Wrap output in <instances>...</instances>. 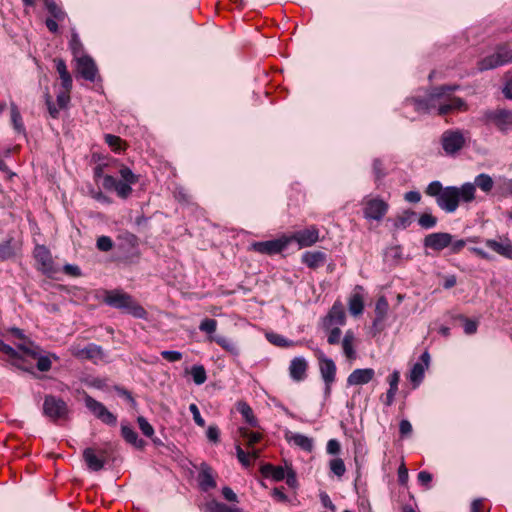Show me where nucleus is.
<instances>
[{"mask_svg":"<svg viewBox=\"0 0 512 512\" xmlns=\"http://www.w3.org/2000/svg\"><path fill=\"white\" fill-rule=\"evenodd\" d=\"M458 89L457 85H443L433 88L424 99L413 98L408 101L419 113H435L447 115L455 111H467V103L453 93Z\"/></svg>","mask_w":512,"mask_h":512,"instance_id":"f257e3e1","label":"nucleus"},{"mask_svg":"<svg viewBox=\"0 0 512 512\" xmlns=\"http://www.w3.org/2000/svg\"><path fill=\"white\" fill-rule=\"evenodd\" d=\"M475 193V186L470 182L464 183L461 187H443L440 181H433L425 189V194L434 197L439 208L447 213L455 212L460 202H472Z\"/></svg>","mask_w":512,"mask_h":512,"instance_id":"f03ea898","label":"nucleus"},{"mask_svg":"<svg viewBox=\"0 0 512 512\" xmlns=\"http://www.w3.org/2000/svg\"><path fill=\"white\" fill-rule=\"evenodd\" d=\"M118 173L121 180H116L111 175L103 176V168L101 166L94 168V177L96 179L103 177L102 186L104 189L109 191L113 190L118 197L127 199L132 193V185L139 181V176L134 174L132 170L125 165L120 166Z\"/></svg>","mask_w":512,"mask_h":512,"instance_id":"7ed1b4c3","label":"nucleus"},{"mask_svg":"<svg viewBox=\"0 0 512 512\" xmlns=\"http://www.w3.org/2000/svg\"><path fill=\"white\" fill-rule=\"evenodd\" d=\"M103 301L107 305L123 310L136 318H144L146 316L145 309L132 296L120 289L105 290Z\"/></svg>","mask_w":512,"mask_h":512,"instance_id":"20e7f679","label":"nucleus"},{"mask_svg":"<svg viewBox=\"0 0 512 512\" xmlns=\"http://www.w3.org/2000/svg\"><path fill=\"white\" fill-rule=\"evenodd\" d=\"M42 412L46 418L55 424L70 420V409L67 403L62 398L51 394L44 397Z\"/></svg>","mask_w":512,"mask_h":512,"instance_id":"39448f33","label":"nucleus"},{"mask_svg":"<svg viewBox=\"0 0 512 512\" xmlns=\"http://www.w3.org/2000/svg\"><path fill=\"white\" fill-rule=\"evenodd\" d=\"M470 138L468 131L460 129H449L443 132L441 136V145L447 155L458 153Z\"/></svg>","mask_w":512,"mask_h":512,"instance_id":"423d86ee","label":"nucleus"},{"mask_svg":"<svg viewBox=\"0 0 512 512\" xmlns=\"http://www.w3.org/2000/svg\"><path fill=\"white\" fill-rule=\"evenodd\" d=\"M485 124H493L499 131L505 133L512 129V109H494L483 113Z\"/></svg>","mask_w":512,"mask_h":512,"instance_id":"0eeeda50","label":"nucleus"},{"mask_svg":"<svg viewBox=\"0 0 512 512\" xmlns=\"http://www.w3.org/2000/svg\"><path fill=\"white\" fill-rule=\"evenodd\" d=\"M138 247L139 241L136 235L130 232H124L119 235L117 249L125 261L131 262L134 258L139 257Z\"/></svg>","mask_w":512,"mask_h":512,"instance_id":"6e6552de","label":"nucleus"},{"mask_svg":"<svg viewBox=\"0 0 512 512\" xmlns=\"http://www.w3.org/2000/svg\"><path fill=\"white\" fill-rule=\"evenodd\" d=\"M366 219L381 221L386 215L389 204L379 197H365L362 201Z\"/></svg>","mask_w":512,"mask_h":512,"instance_id":"1a4fd4ad","label":"nucleus"},{"mask_svg":"<svg viewBox=\"0 0 512 512\" xmlns=\"http://www.w3.org/2000/svg\"><path fill=\"white\" fill-rule=\"evenodd\" d=\"M71 90H72V87L66 88L65 86L60 85V88L57 91V95H56L57 105L53 102L52 97L49 93L45 94V103H46L49 115L52 118L57 119L59 117L60 110L66 109L68 107V104L70 103V100H71V97H70Z\"/></svg>","mask_w":512,"mask_h":512,"instance_id":"9d476101","label":"nucleus"},{"mask_svg":"<svg viewBox=\"0 0 512 512\" xmlns=\"http://www.w3.org/2000/svg\"><path fill=\"white\" fill-rule=\"evenodd\" d=\"M84 403L87 409L103 423L115 426L117 417L111 413L101 402L95 400L93 397L85 393Z\"/></svg>","mask_w":512,"mask_h":512,"instance_id":"9b49d317","label":"nucleus"},{"mask_svg":"<svg viewBox=\"0 0 512 512\" xmlns=\"http://www.w3.org/2000/svg\"><path fill=\"white\" fill-rule=\"evenodd\" d=\"M289 245V240L286 235L274 240L253 242L250 250L260 254L274 255L282 252Z\"/></svg>","mask_w":512,"mask_h":512,"instance_id":"f8f14e48","label":"nucleus"},{"mask_svg":"<svg viewBox=\"0 0 512 512\" xmlns=\"http://www.w3.org/2000/svg\"><path fill=\"white\" fill-rule=\"evenodd\" d=\"M291 242H296L300 248L311 247L319 241V229L312 225L306 229L296 231L290 236H286Z\"/></svg>","mask_w":512,"mask_h":512,"instance_id":"ddd939ff","label":"nucleus"},{"mask_svg":"<svg viewBox=\"0 0 512 512\" xmlns=\"http://www.w3.org/2000/svg\"><path fill=\"white\" fill-rule=\"evenodd\" d=\"M76 72L85 80L95 82L98 78V68L95 61L88 55L76 57Z\"/></svg>","mask_w":512,"mask_h":512,"instance_id":"4468645a","label":"nucleus"},{"mask_svg":"<svg viewBox=\"0 0 512 512\" xmlns=\"http://www.w3.org/2000/svg\"><path fill=\"white\" fill-rule=\"evenodd\" d=\"M319 370L325 383V393L329 395L336 378V365L332 359L321 355L319 357Z\"/></svg>","mask_w":512,"mask_h":512,"instance_id":"2eb2a0df","label":"nucleus"},{"mask_svg":"<svg viewBox=\"0 0 512 512\" xmlns=\"http://www.w3.org/2000/svg\"><path fill=\"white\" fill-rule=\"evenodd\" d=\"M485 245L498 255L512 260V241L507 235L499 236L498 239H486Z\"/></svg>","mask_w":512,"mask_h":512,"instance_id":"dca6fc26","label":"nucleus"},{"mask_svg":"<svg viewBox=\"0 0 512 512\" xmlns=\"http://www.w3.org/2000/svg\"><path fill=\"white\" fill-rule=\"evenodd\" d=\"M69 352L76 358L80 359H97L103 356L102 348L96 344H88L85 347H81L80 345H72L69 348Z\"/></svg>","mask_w":512,"mask_h":512,"instance_id":"f3484780","label":"nucleus"},{"mask_svg":"<svg viewBox=\"0 0 512 512\" xmlns=\"http://www.w3.org/2000/svg\"><path fill=\"white\" fill-rule=\"evenodd\" d=\"M374 377L375 371L372 368L355 369L347 377V385H365L371 382L374 379Z\"/></svg>","mask_w":512,"mask_h":512,"instance_id":"a211bd4d","label":"nucleus"},{"mask_svg":"<svg viewBox=\"0 0 512 512\" xmlns=\"http://www.w3.org/2000/svg\"><path fill=\"white\" fill-rule=\"evenodd\" d=\"M451 240L452 235L449 233H432L426 236L424 240V245L433 250L440 251L446 247H449V245L451 244Z\"/></svg>","mask_w":512,"mask_h":512,"instance_id":"6ab92c4d","label":"nucleus"},{"mask_svg":"<svg viewBox=\"0 0 512 512\" xmlns=\"http://www.w3.org/2000/svg\"><path fill=\"white\" fill-rule=\"evenodd\" d=\"M34 257L39 268L44 273L53 271V260L50 251L44 245H37L34 250Z\"/></svg>","mask_w":512,"mask_h":512,"instance_id":"aec40b11","label":"nucleus"},{"mask_svg":"<svg viewBox=\"0 0 512 512\" xmlns=\"http://www.w3.org/2000/svg\"><path fill=\"white\" fill-rule=\"evenodd\" d=\"M198 483L202 491L207 492L216 487V480L213 469L203 463L198 474Z\"/></svg>","mask_w":512,"mask_h":512,"instance_id":"412c9836","label":"nucleus"},{"mask_svg":"<svg viewBox=\"0 0 512 512\" xmlns=\"http://www.w3.org/2000/svg\"><path fill=\"white\" fill-rule=\"evenodd\" d=\"M308 363L303 357H295L289 365V375L296 381H303L307 376Z\"/></svg>","mask_w":512,"mask_h":512,"instance_id":"4be33fe9","label":"nucleus"},{"mask_svg":"<svg viewBox=\"0 0 512 512\" xmlns=\"http://www.w3.org/2000/svg\"><path fill=\"white\" fill-rule=\"evenodd\" d=\"M421 362H417L413 365L410 371V381L414 384L418 385L422 379L424 378L425 370L429 366L430 355L427 351H425L420 358Z\"/></svg>","mask_w":512,"mask_h":512,"instance_id":"5701e85b","label":"nucleus"},{"mask_svg":"<svg viewBox=\"0 0 512 512\" xmlns=\"http://www.w3.org/2000/svg\"><path fill=\"white\" fill-rule=\"evenodd\" d=\"M345 312L341 306L333 305L328 315L323 319V327L330 329L332 326L344 325Z\"/></svg>","mask_w":512,"mask_h":512,"instance_id":"b1692460","label":"nucleus"},{"mask_svg":"<svg viewBox=\"0 0 512 512\" xmlns=\"http://www.w3.org/2000/svg\"><path fill=\"white\" fill-rule=\"evenodd\" d=\"M327 255L321 251H306L301 256V261L310 269H317L325 264Z\"/></svg>","mask_w":512,"mask_h":512,"instance_id":"393cba45","label":"nucleus"},{"mask_svg":"<svg viewBox=\"0 0 512 512\" xmlns=\"http://www.w3.org/2000/svg\"><path fill=\"white\" fill-rule=\"evenodd\" d=\"M83 459L88 468L92 471H100L105 465L104 456L97 455L93 448H86L83 451Z\"/></svg>","mask_w":512,"mask_h":512,"instance_id":"a878e982","label":"nucleus"},{"mask_svg":"<svg viewBox=\"0 0 512 512\" xmlns=\"http://www.w3.org/2000/svg\"><path fill=\"white\" fill-rule=\"evenodd\" d=\"M355 342L356 337L351 330H348L341 342L343 353L346 358L350 361L355 360L357 358L356 350H355Z\"/></svg>","mask_w":512,"mask_h":512,"instance_id":"bb28decb","label":"nucleus"},{"mask_svg":"<svg viewBox=\"0 0 512 512\" xmlns=\"http://www.w3.org/2000/svg\"><path fill=\"white\" fill-rule=\"evenodd\" d=\"M53 62L55 64V69H56V71L59 75V79L61 81L60 85L65 86L66 88L72 87L73 79H72L70 72L68 71L65 61L61 58H55L53 60Z\"/></svg>","mask_w":512,"mask_h":512,"instance_id":"cd10ccee","label":"nucleus"},{"mask_svg":"<svg viewBox=\"0 0 512 512\" xmlns=\"http://www.w3.org/2000/svg\"><path fill=\"white\" fill-rule=\"evenodd\" d=\"M286 440L292 442L306 452H312L314 447L313 439L300 433L286 434Z\"/></svg>","mask_w":512,"mask_h":512,"instance_id":"c85d7f7f","label":"nucleus"},{"mask_svg":"<svg viewBox=\"0 0 512 512\" xmlns=\"http://www.w3.org/2000/svg\"><path fill=\"white\" fill-rule=\"evenodd\" d=\"M19 250L18 243L13 239L9 238L4 242L0 243V260L5 261L16 256Z\"/></svg>","mask_w":512,"mask_h":512,"instance_id":"c756f323","label":"nucleus"},{"mask_svg":"<svg viewBox=\"0 0 512 512\" xmlns=\"http://www.w3.org/2000/svg\"><path fill=\"white\" fill-rule=\"evenodd\" d=\"M121 435L127 443L133 445L135 448L141 449L145 446V441L140 439L138 434L129 425H121Z\"/></svg>","mask_w":512,"mask_h":512,"instance_id":"7c9ffc66","label":"nucleus"},{"mask_svg":"<svg viewBox=\"0 0 512 512\" xmlns=\"http://www.w3.org/2000/svg\"><path fill=\"white\" fill-rule=\"evenodd\" d=\"M27 354H30L33 358L37 359V369L41 372H47L52 367L51 359L57 361L59 357L56 354H50L47 356H38L36 352L30 351L29 349L24 350Z\"/></svg>","mask_w":512,"mask_h":512,"instance_id":"2f4dec72","label":"nucleus"},{"mask_svg":"<svg viewBox=\"0 0 512 512\" xmlns=\"http://www.w3.org/2000/svg\"><path fill=\"white\" fill-rule=\"evenodd\" d=\"M204 512H243L241 508L237 506H229L225 503L217 500H211L205 503L203 507Z\"/></svg>","mask_w":512,"mask_h":512,"instance_id":"473e14b6","label":"nucleus"},{"mask_svg":"<svg viewBox=\"0 0 512 512\" xmlns=\"http://www.w3.org/2000/svg\"><path fill=\"white\" fill-rule=\"evenodd\" d=\"M261 473L265 477H271L275 481H281L285 478L286 473L283 467L265 464L261 467Z\"/></svg>","mask_w":512,"mask_h":512,"instance_id":"72a5a7b5","label":"nucleus"},{"mask_svg":"<svg viewBox=\"0 0 512 512\" xmlns=\"http://www.w3.org/2000/svg\"><path fill=\"white\" fill-rule=\"evenodd\" d=\"M210 341L216 342L221 348H223L228 353L237 356L239 355V348L232 340L224 337V336H216L210 337Z\"/></svg>","mask_w":512,"mask_h":512,"instance_id":"f704fd0d","label":"nucleus"},{"mask_svg":"<svg viewBox=\"0 0 512 512\" xmlns=\"http://www.w3.org/2000/svg\"><path fill=\"white\" fill-rule=\"evenodd\" d=\"M472 184L475 188L478 187L483 192L489 193L493 188L494 181L490 175L481 173L475 177V181Z\"/></svg>","mask_w":512,"mask_h":512,"instance_id":"c9c22d12","label":"nucleus"},{"mask_svg":"<svg viewBox=\"0 0 512 512\" xmlns=\"http://www.w3.org/2000/svg\"><path fill=\"white\" fill-rule=\"evenodd\" d=\"M44 5L52 18H55L59 22H63L66 18V13L62 10L55 0H43Z\"/></svg>","mask_w":512,"mask_h":512,"instance_id":"e433bc0d","label":"nucleus"},{"mask_svg":"<svg viewBox=\"0 0 512 512\" xmlns=\"http://www.w3.org/2000/svg\"><path fill=\"white\" fill-rule=\"evenodd\" d=\"M238 411L240 414L244 417L245 421L251 426V427H257L258 421L253 413L252 408L245 402H241L238 404Z\"/></svg>","mask_w":512,"mask_h":512,"instance_id":"4c0bfd02","label":"nucleus"},{"mask_svg":"<svg viewBox=\"0 0 512 512\" xmlns=\"http://www.w3.org/2000/svg\"><path fill=\"white\" fill-rule=\"evenodd\" d=\"M240 437L246 440L247 447H252L262 439V434L250 431L247 428L240 427L238 429Z\"/></svg>","mask_w":512,"mask_h":512,"instance_id":"58836bf2","label":"nucleus"},{"mask_svg":"<svg viewBox=\"0 0 512 512\" xmlns=\"http://www.w3.org/2000/svg\"><path fill=\"white\" fill-rule=\"evenodd\" d=\"M348 306H349V311L352 315L358 316V315L362 314V312L364 310L363 297L358 293L353 294L351 296V298L349 299Z\"/></svg>","mask_w":512,"mask_h":512,"instance_id":"ea45409f","label":"nucleus"},{"mask_svg":"<svg viewBox=\"0 0 512 512\" xmlns=\"http://www.w3.org/2000/svg\"><path fill=\"white\" fill-rule=\"evenodd\" d=\"M502 66L499 59H497V53H493L478 62V69L480 71L490 70Z\"/></svg>","mask_w":512,"mask_h":512,"instance_id":"a19ab883","label":"nucleus"},{"mask_svg":"<svg viewBox=\"0 0 512 512\" xmlns=\"http://www.w3.org/2000/svg\"><path fill=\"white\" fill-rule=\"evenodd\" d=\"M0 351L4 354H6L11 360L12 364L18 368H22L20 362L22 361V358L19 356L17 351L13 349L8 344H5L3 341H0Z\"/></svg>","mask_w":512,"mask_h":512,"instance_id":"79ce46f5","label":"nucleus"},{"mask_svg":"<svg viewBox=\"0 0 512 512\" xmlns=\"http://www.w3.org/2000/svg\"><path fill=\"white\" fill-rule=\"evenodd\" d=\"M104 138L105 142L112 149V151L119 153L125 150L126 144L119 136L106 134Z\"/></svg>","mask_w":512,"mask_h":512,"instance_id":"37998d69","label":"nucleus"},{"mask_svg":"<svg viewBox=\"0 0 512 512\" xmlns=\"http://www.w3.org/2000/svg\"><path fill=\"white\" fill-rule=\"evenodd\" d=\"M10 109H11V120H12L15 130H17L19 133L24 132L25 129H24L22 117H21L18 107L14 103H11Z\"/></svg>","mask_w":512,"mask_h":512,"instance_id":"c03bdc74","label":"nucleus"},{"mask_svg":"<svg viewBox=\"0 0 512 512\" xmlns=\"http://www.w3.org/2000/svg\"><path fill=\"white\" fill-rule=\"evenodd\" d=\"M191 375L193 378V381L197 385H201L206 382L207 380V374L204 366L202 365H194L191 368Z\"/></svg>","mask_w":512,"mask_h":512,"instance_id":"a18cd8bd","label":"nucleus"},{"mask_svg":"<svg viewBox=\"0 0 512 512\" xmlns=\"http://www.w3.org/2000/svg\"><path fill=\"white\" fill-rule=\"evenodd\" d=\"M329 468L333 474L342 477L346 472L344 461L341 458H334L329 462Z\"/></svg>","mask_w":512,"mask_h":512,"instance_id":"49530a36","label":"nucleus"},{"mask_svg":"<svg viewBox=\"0 0 512 512\" xmlns=\"http://www.w3.org/2000/svg\"><path fill=\"white\" fill-rule=\"evenodd\" d=\"M267 339L270 343L278 347H290L293 345V341L288 340L284 336L276 333L268 334Z\"/></svg>","mask_w":512,"mask_h":512,"instance_id":"de8ad7c7","label":"nucleus"},{"mask_svg":"<svg viewBox=\"0 0 512 512\" xmlns=\"http://www.w3.org/2000/svg\"><path fill=\"white\" fill-rule=\"evenodd\" d=\"M497 59L500 60L502 65L512 63V49L507 47H499L496 50Z\"/></svg>","mask_w":512,"mask_h":512,"instance_id":"09e8293b","label":"nucleus"},{"mask_svg":"<svg viewBox=\"0 0 512 512\" xmlns=\"http://www.w3.org/2000/svg\"><path fill=\"white\" fill-rule=\"evenodd\" d=\"M137 422L141 432L148 438H151L154 435V428L152 425L144 418L143 416H139L137 418Z\"/></svg>","mask_w":512,"mask_h":512,"instance_id":"8fccbe9b","label":"nucleus"},{"mask_svg":"<svg viewBox=\"0 0 512 512\" xmlns=\"http://www.w3.org/2000/svg\"><path fill=\"white\" fill-rule=\"evenodd\" d=\"M459 319L463 321V329L465 334L472 335L477 332L478 322L475 320L468 319L464 316H459Z\"/></svg>","mask_w":512,"mask_h":512,"instance_id":"3c124183","label":"nucleus"},{"mask_svg":"<svg viewBox=\"0 0 512 512\" xmlns=\"http://www.w3.org/2000/svg\"><path fill=\"white\" fill-rule=\"evenodd\" d=\"M387 310H388V302L384 296H381L377 300L376 306H375V312L377 314L378 319L382 320L385 317Z\"/></svg>","mask_w":512,"mask_h":512,"instance_id":"603ef678","label":"nucleus"},{"mask_svg":"<svg viewBox=\"0 0 512 512\" xmlns=\"http://www.w3.org/2000/svg\"><path fill=\"white\" fill-rule=\"evenodd\" d=\"M200 331L213 334L217 329V321L214 319L206 318L199 325Z\"/></svg>","mask_w":512,"mask_h":512,"instance_id":"864d4df0","label":"nucleus"},{"mask_svg":"<svg viewBox=\"0 0 512 512\" xmlns=\"http://www.w3.org/2000/svg\"><path fill=\"white\" fill-rule=\"evenodd\" d=\"M418 223L422 228L429 229L436 225L437 219L432 214L424 213L420 216Z\"/></svg>","mask_w":512,"mask_h":512,"instance_id":"5fc2aeb1","label":"nucleus"},{"mask_svg":"<svg viewBox=\"0 0 512 512\" xmlns=\"http://www.w3.org/2000/svg\"><path fill=\"white\" fill-rule=\"evenodd\" d=\"M96 247L102 252H108L113 248V241L108 236H100L97 239Z\"/></svg>","mask_w":512,"mask_h":512,"instance_id":"6e6d98bb","label":"nucleus"},{"mask_svg":"<svg viewBox=\"0 0 512 512\" xmlns=\"http://www.w3.org/2000/svg\"><path fill=\"white\" fill-rule=\"evenodd\" d=\"M236 454H237V458L239 460V462L244 466V467H250L252 466L253 462L250 458V455L249 453L245 452L240 445H237L236 446Z\"/></svg>","mask_w":512,"mask_h":512,"instance_id":"4d7b16f0","label":"nucleus"},{"mask_svg":"<svg viewBox=\"0 0 512 512\" xmlns=\"http://www.w3.org/2000/svg\"><path fill=\"white\" fill-rule=\"evenodd\" d=\"M70 48L75 58L79 57V54L82 52L83 47L79 39V36L75 32H73L71 36Z\"/></svg>","mask_w":512,"mask_h":512,"instance_id":"13d9d810","label":"nucleus"},{"mask_svg":"<svg viewBox=\"0 0 512 512\" xmlns=\"http://www.w3.org/2000/svg\"><path fill=\"white\" fill-rule=\"evenodd\" d=\"M329 330V334L327 337V342L330 345H336L340 342L341 330L338 326L331 327Z\"/></svg>","mask_w":512,"mask_h":512,"instance_id":"bf43d9fd","label":"nucleus"},{"mask_svg":"<svg viewBox=\"0 0 512 512\" xmlns=\"http://www.w3.org/2000/svg\"><path fill=\"white\" fill-rule=\"evenodd\" d=\"M373 172H374L376 181H379L385 177L386 173L384 171L383 163L380 159H375L373 161Z\"/></svg>","mask_w":512,"mask_h":512,"instance_id":"052dcab7","label":"nucleus"},{"mask_svg":"<svg viewBox=\"0 0 512 512\" xmlns=\"http://www.w3.org/2000/svg\"><path fill=\"white\" fill-rule=\"evenodd\" d=\"M189 410H190V412L193 415V419H194L195 423L198 426H200V427H204L205 426V420L202 418L197 405L194 404V403L190 404Z\"/></svg>","mask_w":512,"mask_h":512,"instance_id":"680f3d73","label":"nucleus"},{"mask_svg":"<svg viewBox=\"0 0 512 512\" xmlns=\"http://www.w3.org/2000/svg\"><path fill=\"white\" fill-rule=\"evenodd\" d=\"M161 356L169 362H176L182 359V353L179 351L165 350L161 352Z\"/></svg>","mask_w":512,"mask_h":512,"instance_id":"e2e57ef3","label":"nucleus"},{"mask_svg":"<svg viewBox=\"0 0 512 512\" xmlns=\"http://www.w3.org/2000/svg\"><path fill=\"white\" fill-rule=\"evenodd\" d=\"M222 495L229 502H232V503L239 502V499H238V496L236 495V493L228 486H225L222 488Z\"/></svg>","mask_w":512,"mask_h":512,"instance_id":"0e129e2a","label":"nucleus"},{"mask_svg":"<svg viewBox=\"0 0 512 512\" xmlns=\"http://www.w3.org/2000/svg\"><path fill=\"white\" fill-rule=\"evenodd\" d=\"M327 453L331 455H336L340 452L341 446L338 440L330 439L327 443Z\"/></svg>","mask_w":512,"mask_h":512,"instance_id":"69168bd1","label":"nucleus"},{"mask_svg":"<svg viewBox=\"0 0 512 512\" xmlns=\"http://www.w3.org/2000/svg\"><path fill=\"white\" fill-rule=\"evenodd\" d=\"M389 389L398 391V384L400 381V373L398 371H394L388 377Z\"/></svg>","mask_w":512,"mask_h":512,"instance_id":"338daca9","label":"nucleus"},{"mask_svg":"<svg viewBox=\"0 0 512 512\" xmlns=\"http://www.w3.org/2000/svg\"><path fill=\"white\" fill-rule=\"evenodd\" d=\"M418 482L425 486L426 488L429 487L430 482L432 481V475L427 471H420L418 473Z\"/></svg>","mask_w":512,"mask_h":512,"instance_id":"774afa93","label":"nucleus"}]
</instances>
